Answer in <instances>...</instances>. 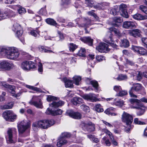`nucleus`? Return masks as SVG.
I'll list each match as a JSON object with an SVG mask.
<instances>
[{
  "label": "nucleus",
  "instance_id": "obj_1",
  "mask_svg": "<svg viewBox=\"0 0 147 147\" xmlns=\"http://www.w3.org/2000/svg\"><path fill=\"white\" fill-rule=\"evenodd\" d=\"M1 56H5L11 60H16L19 57L20 53L18 49L13 47H9L6 49L0 48Z\"/></svg>",
  "mask_w": 147,
  "mask_h": 147
},
{
  "label": "nucleus",
  "instance_id": "obj_2",
  "mask_svg": "<svg viewBox=\"0 0 147 147\" xmlns=\"http://www.w3.org/2000/svg\"><path fill=\"white\" fill-rule=\"evenodd\" d=\"M122 122L125 123L128 129L133 127V126L131 125L133 121L132 116L129 113L124 112L121 116Z\"/></svg>",
  "mask_w": 147,
  "mask_h": 147
},
{
  "label": "nucleus",
  "instance_id": "obj_3",
  "mask_svg": "<svg viewBox=\"0 0 147 147\" xmlns=\"http://www.w3.org/2000/svg\"><path fill=\"white\" fill-rule=\"evenodd\" d=\"M14 67V64L11 61L4 60L0 62V70L8 71Z\"/></svg>",
  "mask_w": 147,
  "mask_h": 147
},
{
  "label": "nucleus",
  "instance_id": "obj_4",
  "mask_svg": "<svg viewBox=\"0 0 147 147\" xmlns=\"http://www.w3.org/2000/svg\"><path fill=\"white\" fill-rule=\"evenodd\" d=\"M4 118L7 121H13L16 119L17 115L12 111H7L4 112L3 114Z\"/></svg>",
  "mask_w": 147,
  "mask_h": 147
},
{
  "label": "nucleus",
  "instance_id": "obj_5",
  "mask_svg": "<svg viewBox=\"0 0 147 147\" xmlns=\"http://www.w3.org/2000/svg\"><path fill=\"white\" fill-rule=\"evenodd\" d=\"M39 96H33L31 100L29 101V103L37 108L42 109L43 108V106Z\"/></svg>",
  "mask_w": 147,
  "mask_h": 147
},
{
  "label": "nucleus",
  "instance_id": "obj_6",
  "mask_svg": "<svg viewBox=\"0 0 147 147\" xmlns=\"http://www.w3.org/2000/svg\"><path fill=\"white\" fill-rule=\"evenodd\" d=\"M143 89V87L142 85L139 83H136L134 84L129 91V94L131 97L137 98V96L133 93L134 91L137 92Z\"/></svg>",
  "mask_w": 147,
  "mask_h": 147
},
{
  "label": "nucleus",
  "instance_id": "obj_7",
  "mask_svg": "<svg viewBox=\"0 0 147 147\" xmlns=\"http://www.w3.org/2000/svg\"><path fill=\"white\" fill-rule=\"evenodd\" d=\"M12 29L13 31L16 32L15 35L18 38H19L22 35L23 32L22 28L17 23H15Z\"/></svg>",
  "mask_w": 147,
  "mask_h": 147
},
{
  "label": "nucleus",
  "instance_id": "obj_8",
  "mask_svg": "<svg viewBox=\"0 0 147 147\" xmlns=\"http://www.w3.org/2000/svg\"><path fill=\"white\" fill-rule=\"evenodd\" d=\"M14 16V13L12 11H9L7 12L0 10V20L5 19L7 17H13Z\"/></svg>",
  "mask_w": 147,
  "mask_h": 147
},
{
  "label": "nucleus",
  "instance_id": "obj_9",
  "mask_svg": "<svg viewBox=\"0 0 147 147\" xmlns=\"http://www.w3.org/2000/svg\"><path fill=\"white\" fill-rule=\"evenodd\" d=\"M15 131L14 129H9L7 131V136L8 137V139L7 140V142L8 143H15L16 140L13 137L14 136V132Z\"/></svg>",
  "mask_w": 147,
  "mask_h": 147
},
{
  "label": "nucleus",
  "instance_id": "obj_10",
  "mask_svg": "<svg viewBox=\"0 0 147 147\" xmlns=\"http://www.w3.org/2000/svg\"><path fill=\"white\" fill-rule=\"evenodd\" d=\"M66 115L75 119H80L81 117V115L80 113L74 112L71 110H67L66 112Z\"/></svg>",
  "mask_w": 147,
  "mask_h": 147
},
{
  "label": "nucleus",
  "instance_id": "obj_11",
  "mask_svg": "<svg viewBox=\"0 0 147 147\" xmlns=\"http://www.w3.org/2000/svg\"><path fill=\"white\" fill-rule=\"evenodd\" d=\"M31 127V122L30 121H22L18 122V129H28Z\"/></svg>",
  "mask_w": 147,
  "mask_h": 147
},
{
  "label": "nucleus",
  "instance_id": "obj_12",
  "mask_svg": "<svg viewBox=\"0 0 147 147\" xmlns=\"http://www.w3.org/2000/svg\"><path fill=\"white\" fill-rule=\"evenodd\" d=\"M62 111L61 109H58L56 110H52L50 108H48L47 109L45 113L47 114L51 115L53 116L57 115H60L62 113Z\"/></svg>",
  "mask_w": 147,
  "mask_h": 147
},
{
  "label": "nucleus",
  "instance_id": "obj_13",
  "mask_svg": "<svg viewBox=\"0 0 147 147\" xmlns=\"http://www.w3.org/2000/svg\"><path fill=\"white\" fill-rule=\"evenodd\" d=\"M132 48L134 51H136L140 55H144L147 53L146 50L142 47L134 46Z\"/></svg>",
  "mask_w": 147,
  "mask_h": 147
},
{
  "label": "nucleus",
  "instance_id": "obj_14",
  "mask_svg": "<svg viewBox=\"0 0 147 147\" xmlns=\"http://www.w3.org/2000/svg\"><path fill=\"white\" fill-rule=\"evenodd\" d=\"M127 5L125 4H122L119 6V9L120 12L122 13V15L126 18H128L129 16L126 11Z\"/></svg>",
  "mask_w": 147,
  "mask_h": 147
},
{
  "label": "nucleus",
  "instance_id": "obj_15",
  "mask_svg": "<svg viewBox=\"0 0 147 147\" xmlns=\"http://www.w3.org/2000/svg\"><path fill=\"white\" fill-rule=\"evenodd\" d=\"M141 31L138 29H135L129 30L128 34L135 37H140L141 35Z\"/></svg>",
  "mask_w": 147,
  "mask_h": 147
},
{
  "label": "nucleus",
  "instance_id": "obj_16",
  "mask_svg": "<svg viewBox=\"0 0 147 147\" xmlns=\"http://www.w3.org/2000/svg\"><path fill=\"white\" fill-rule=\"evenodd\" d=\"M1 84L2 86L8 88V91L10 92L12 95L14 94H15V90L14 86L9 85L4 82H1Z\"/></svg>",
  "mask_w": 147,
  "mask_h": 147
},
{
  "label": "nucleus",
  "instance_id": "obj_17",
  "mask_svg": "<svg viewBox=\"0 0 147 147\" xmlns=\"http://www.w3.org/2000/svg\"><path fill=\"white\" fill-rule=\"evenodd\" d=\"M95 124L91 122H89L86 123L84 122H82L80 125V127L82 128L88 127L95 129Z\"/></svg>",
  "mask_w": 147,
  "mask_h": 147
},
{
  "label": "nucleus",
  "instance_id": "obj_18",
  "mask_svg": "<svg viewBox=\"0 0 147 147\" xmlns=\"http://www.w3.org/2000/svg\"><path fill=\"white\" fill-rule=\"evenodd\" d=\"M141 105H140L138 106H133V108L138 109L139 111L137 112V114L138 116H141L143 115L145 112L146 108V107L141 106Z\"/></svg>",
  "mask_w": 147,
  "mask_h": 147
},
{
  "label": "nucleus",
  "instance_id": "obj_19",
  "mask_svg": "<svg viewBox=\"0 0 147 147\" xmlns=\"http://www.w3.org/2000/svg\"><path fill=\"white\" fill-rule=\"evenodd\" d=\"M135 23L131 21H126L123 22V26L125 28L129 29L133 28L135 26Z\"/></svg>",
  "mask_w": 147,
  "mask_h": 147
},
{
  "label": "nucleus",
  "instance_id": "obj_20",
  "mask_svg": "<svg viewBox=\"0 0 147 147\" xmlns=\"http://www.w3.org/2000/svg\"><path fill=\"white\" fill-rule=\"evenodd\" d=\"M81 40L84 42L88 44L90 46H92L93 45V39L90 37H85L81 38Z\"/></svg>",
  "mask_w": 147,
  "mask_h": 147
},
{
  "label": "nucleus",
  "instance_id": "obj_21",
  "mask_svg": "<svg viewBox=\"0 0 147 147\" xmlns=\"http://www.w3.org/2000/svg\"><path fill=\"white\" fill-rule=\"evenodd\" d=\"M44 121L42 120L39 121L37 122H34L33 123L32 126L33 128H41L42 129L44 128Z\"/></svg>",
  "mask_w": 147,
  "mask_h": 147
},
{
  "label": "nucleus",
  "instance_id": "obj_22",
  "mask_svg": "<svg viewBox=\"0 0 147 147\" xmlns=\"http://www.w3.org/2000/svg\"><path fill=\"white\" fill-rule=\"evenodd\" d=\"M44 121L43 124L44 128L43 129H47L52 125L55 123V121L53 119H51L49 120H42Z\"/></svg>",
  "mask_w": 147,
  "mask_h": 147
},
{
  "label": "nucleus",
  "instance_id": "obj_23",
  "mask_svg": "<svg viewBox=\"0 0 147 147\" xmlns=\"http://www.w3.org/2000/svg\"><path fill=\"white\" fill-rule=\"evenodd\" d=\"M86 82L88 84H92L93 86L95 88L96 91L97 90L98 85L97 81L95 80H91L90 79L88 78L86 80Z\"/></svg>",
  "mask_w": 147,
  "mask_h": 147
},
{
  "label": "nucleus",
  "instance_id": "obj_24",
  "mask_svg": "<svg viewBox=\"0 0 147 147\" xmlns=\"http://www.w3.org/2000/svg\"><path fill=\"white\" fill-rule=\"evenodd\" d=\"M67 142L65 138L60 137L58 140L57 145L58 147H60L63 145L66 144Z\"/></svg>",
  "mask_w": 147,
  "mask_h": 147
},
{
  "label": "nucleus",
  "instance_id": "obj_25",
  "mask_svg": "<svg viewBox=\"0 0 147 147\" xmlns=\"http://www.w3.org/2000/svg\"><path fill=\"white\" fill-rule=\"evenodd\" d=\"M133 17L138 20H143L147 19V16H142L139 13H136L133 16Z\"/></svg>",
  "mask_w": 147,
  "mask_h": 147
},
{
  "label": "nucleus",
  "instance_id": "obj_26",
  "mask_svg": "<svg viewBox=\"0 0 147 147\" xmlns=\"http://www.w3.org/2000/svg\"><path fill=\"white\" fill-rule=\"evenodd\" d=\"M72 103L75 105L81 104L83 102V101L82 99L80 97H74L72 100Z\"/></svg>",
  "mask_w": 147,
  "mask_h": 147
},
{
  "label": "nucleus",
  "instance_id": "obj_27",
  "mask_svg": "<svg viewBox=\"0 0 147 147\" xmlns=\"http://www.w3.org/2000/svg\"><path fill=\"white\" fill-rule=\"evenodd\" d=\"M83 97L85 99L88 100H89L92 102L95 101V98L94 95L92 94H89L84 95Z\"/></svg>",
  "mask_w": 147,
  "mask_h": 147
},
{
  "label": "nucleus",
  "instance_id": "obj_28",
  "mask_svg": "<svg viewBox=\"0 0 147 147\" xmlns=\"http://www.w3.org/2000/svg\"><path fill=\"white\" fill-rule=\"evenodd\" d=\"M21 68L25 71H29V61H25L21 63Z\"/></svg>",
  "mask_w": 147,
  "mask_h": 147
},
{
  "label": "nucleus",
  "instance_id": "obj_29",
  "mask_svg": "<svg viewBox=\"0 0 147 147\" xmlns=\"http://www.w3.org/2000/svg\"><path fill=\"white\" fill-rule=\"evenodd\" d=\"M129 42L127 39H123L121 40L120 46L121 47H123L127 48L129 46Z\"/></svg>",
  "mask_w": 147,
  "mask_h": 147
},
{
  "label": "nucleus",
  "instance_id": "obj_30",
  "mask_svg": "<svg viewBox=\"0 0 147 147\" xmlns=\"http://www.w3.org/2000/svg\"><path fill=\"white\" fill-rule=\"evenodd\" d=\"M109 45L105 43H102V53H106L110 50L109 48Z\"/></svg>",
  "mask_w": 147,
  "mask_h": 147
},
{
  "label": "nucleus",
  "instance_id": "obj_31",
  "mask_svg": "<svg viewBox=\"0 0 147 147\" xmlns=\"http://www.w3.org/2000/svg\"><path fill=\"white\" fill-rule=\"evenodd\" d=\"M109 33L111 35V32H113L115 34L118 36L121 35V33L119 30L116 29L114 27H111L109 28Z\"/></svg>",
  "mask_w": 147,
  "mask_h": 147
},
{
  "label": "nucleus",
  "instance_id": "obj_32",
  "mask_svg": "<svg viewBox=\"0 0 147 147\" xmlns=\"http://www.w3.org/2000/svg\"><path fill=\"white\" fill-rule=\"evenodd\" d=\"M65 87L66 88H72L73 87L72 82L69 80L66 79H64Z\"/></svg>",
  "mask_w": 147,
  "mask_h": 147
},
{
  "label": "nucleus",
  "instance_id": "obj_33",
  "mask_svg": "<svg viewBox=\"0 0 147 147\" xmlns=\"http://www.w3.org/2000/svg\"><path fill=\"white\" fill-rule=\"evenodd\" d=\"M129 101L131 104L136 105V106H138L141 105L140 101L137 99L131 98Z\"/></svg>",
  "mask_w": 147,
  "mask_h": 147
},
{
  "label": "nucleus",
  "instance_id": "obj_34",
  "mask_svg": "<svg viewBox=\"0 0 147 147\" xmlns=\"http://www.w3.org/2000/svg\"><path fill=\"white\" fill-rule=\"evenodd\" d=\"M81 80V78L79 76H76L73 78V82L76 85H78L79 84Z\"/></svg>",
  "mask_w": 147,
  "mask_h": 147
},
{
  "label": "nucleus",
  "instance_id": "obj_35",
  "mask_svg": "<svg viewBox=\"0 0 147 147\" xmlns=\"http://www.w3.org/2000/svg\"><path fill=\"white\" fill-rule=\"evenodd\" d=\"M134 77L136 80L138 81H140L142 78V73L140 71H137L136 73V75H133Z\"/></svg>",
  "mask_w": 147,
  "mask_h": 147
},
{
  "label": "nucleus",
  "instance_id": "obj_36",
  "mask_svg": "<svg viewBox=\"0 0 147 147\" xmlns=\"http://www.w3.org/2000/svg\"><path fill=\"white\" fill-rule=\"evenodd\" d=\"M71 0H61V5L65 8L68 7V5L71 3Z\"/></svg>",
  "mask_w": 147,
  "mask_h": 147
},
{
  "label": "nucleus",
  "instance_id": "obj_37",
  "mask_svg": "<svg viewBox=\"0 0 147 147\" xmlns=\"http://www.w3.org/2000/svg\"><path fill=\"white\" fill-rule=\"evenodd\" d=\"M114 100L113 103L116 106H121L123 105L124 103L123 101L121 100L115 99H114Z\"/></svg>",
  "mask_w": 147,
  "mask_h": 147
},
{
  "label": "nucleus",
  "instance_id": "obj_38",
  "mask_svg": "<svg viewBox=\"0 0 147 147\" xmlns=\"http://www.w3.org/2000/svg\"><path fill=\"white\" fill-rule=\"evenodd\" d=\"M113 21L116 23L114 24V26L115 27H119L121 21L120 18L117 17L114 18Z\"/></svg>",
  "mask_w": 147,
  "mask_h": 147
},
{
  "label": "nucleus",
  "instance_id": "obj_39",
  "mask_svg": "<svg viewBox=\"0 0 147 147\" xmlns=\"http://www.w3.org/2000/svg\"><path fill=\"white\" fill-rule=\"evenodd\" d=\"M46 22L47 24L55 26L57 24L56 22L51 18H48L46 19Z\"/></svg>",
  "mask_w": 147,
  "mask_h": 147
},
{
  "label": "nucleus",
  "instance_id": "obj_40",
  "mask_svg": "<svg viewBox=\"0 0 147 147\" xmlns=\"http://www.w3.org/2000/svg\"><path fill=\"white\" fill-rule=\"evenodd\" d=\"M44 34L42 35V36H44L45 38V39L46 40L47 39H49L51 40H55L58 41V40L57 39V38H58L57 37H51L50 36H47V33L46 32H42Z\"/></svg>",
  "mask_w": 147,
  "mask_h": 147
},
{
  "label": "nucleus",
  "instance_id": "obj_41",
  "mask_svg": "<svg viewBox=\"0 0 147 147\" xmlns=\"http://www.w3.org/2000/svg\"><path fill=\"white\" fill-rule=\"evenodd\" d=\"M38 49L39 51L42 52H44L45 53H54V52H53L51 50L47 49L46 48H44V47L42 46H41L40 47H38Z\"/></svg>",
  "mask_w": 147,
  "mask_h": 147
},
{
  "label": "nucleus",
  "instance_id": "obj_42",
  "mask_svg": "<svg viewBox=\"0 0 147 147\" xmlns=\"http://www.w3.org/2000/svg\"><path fill=\"white\" fill-rule=\"evenodd\" d=\"M127 78V76L126 75L120 74H119L117 78V80L121 81L126 80Z\"/></svg>",
  "mask_w": 147,
  "mask_h": 147
},
{
  "label": "nucleus",
  "instance_id": "obj_43",
  "mask_svg": "<svg viewBox=\"0 0 147 147\" xmlns=\"http://www.w3.org/2000/svg\"><path fill=\"white\" fill-rule=\"evenodd\" d=\"M69 47V50L71 52H73L78 47V46L73 43H70Z\"/></svg>",
  "mask_w": 147,
  "mask_h": 147
},
{
  "label": "nucleus",
  "instance_id": "obj_44",
  "mask_svg": "<svg viewBox=\"0 0 147 147\" xmlns=\"http://www.w3.org/2000/svg\"><path fill=\"white\" fill-rule=\"evenodd\" d=\"M86 50L84 48L81 49L79 51L78 55L80 56L85 57L86 56Z\"/></svg>",
  "mask_w": 147,
  "mask_h": 147
},
{
  "label": "nucleus",
  "instance_id": "obj_45",
  "mask_svg": "<svg viewBox=\"0 0 147 147\" xmlns=\"http://www.w3.org/2000/svg\"><path fill=\"white\" fill-rule=\"evenodd\" d=\"M97 43L96 45V49L98 52H101V42L100 40H97Z\"/></svg>",
  "mask_w": 147,
  "mask_h": 147
},
{
  "label": "nucleus",
  "instance_id": "obj_46",
  "mask_svg": "<svg viewBox=\"0 0 147 147\" xmlns=\"http://www.w3.org/2000/svg\"><path fill=\"white\" fill-rule=\"evenodd\" d=\"M87 136L91 140H92L94 142L97 143L99 142L98 139L95 137L94 136L91 135H88Z\"/></svg>",
  "mask_w": 147,
  "mask_h": 147
},
{
  "label": "nucleus",
  "instance_id": "obj_47",
  "mask_svg": "<svg viewBox=\"0 0 147 147\" xmlns=\"http://www.w3.org/2000/svg\"><path fill=\"white\" fill-rule=\"evenodd\" d=\"M45 8L46 6L43 8H41L38 11V13L42 15H46L47 14V11Z\"/></svg>",
  "mask_w": 147,
  "mask_h": 147
},
{
  "label": "nucleus",
  "instance_id": "obj_48",
  "mask_svg": "<svg viewBox=\"0 0 147 147\" xmlns=\"http://www.w3.org/2000/svg\"><path fill=\"white\" fill-rule=\"evenodd\" d=\"M39 32H40L38 31L37 30H32L31 31L30 34L32 36H33L35 37H36L37 36H39Z\"/></svg>",
  "mask_w": 147,
  "mask_h": 147
},
{
  "label": "nucleus",
  "instance_id": "obj_49",
  "mask_svg": "<svg viewBox=\"0 0 147 147\" xmlns=\"http://www.w3.org/2000/svg\"><path fill=\"white\" fill-rule=\"evenodd\" d=\"M36 68L35 64L32 61H29V71L31 69H34Z\"/></svg>",
  "mask_w": 147,
  "mask_h": 147
},
{
  "label": "nucleus",
  "instance_id": "obj_50",
  "mask_svg": "<svg viewBox=\"0 0 147 147\" xmlns=\"http://www.w3.org/2000/svg\"><path fill=\"white\" fill-rule=\"evenodd\" d=\"M139 9L142 12L147 15V7L143 5L140 6Z\"/></svg>",
  "mask_w": 147,
  "mask_h": 147
},
{
  "label": "nucleus",
  "instance_id": "obj_51",
  "mask_svg": "<svg viewBox=\"0 0 147 147\" xmlns=\"http://www.w3.org/2000/svg\"><path fill=\"white\" fill-rule=\"evenodd\" d=\"M127 92L125 90H122L121 91L118 93L117 95L118 96H123L127 95Z\"/></svg>",
  "mask_w": 147,
  "mask_h": 147
},
{
  "label": "nucleus",
  "instance_id": "obj_52",
  "mask_svg": "<svg viewBox=\"0 0 147 147\" xmlns=\"http://www.w3.org/2000/svg\"><path fill=\"white\" fill-rule=\"evenodd\" d=\"M13 106V104L12 103H10L7 104L5 105L3 107V108L4 109H10Z\"/></svg>",
  "mask_w": 147,
  "mask_h": 147
},
{
  "label": "nucleus",
  "instance_id": "obj_53",
  "mask_svg": "<svg viewBox=\"0 0 147 147\" xmlns=\"http://www.w3.org/2000/svg\"><path fill=\"white\" fill-rule=\"evenodd\" d=\"M80 107L81 109L84 111L86 112H89L90 109L88 106L84 105H82Z\"/></svg>",
  "mask_w": 147,
  "mask_h": 147
},
{
  "label": "nucleus",
  "instance_id": "obj_54",
  "mask_svg": "<svg viewBox=\"0 0 147 147\" xmlns=\"http://www.w3.org/2000/svg\"><path fill=\"white\" fill-rule=\"evenodd\" d=\"M58 98L51 95H49L47 98V100L48 101H51L53 100H57Z\"/></svg>",
  "mask_w": 147,
  "mask_h": 147
},
{
  "label": "nucleus",
  "instance_id": "obj_55",
  "mask_svg": "<svg viewBox=\"0 0 147 147\" xmlns=\"http://www.w3.org/2000/svg\"><path fill=\"white\" fill-rule=\"evenodd\" d=\"M134 123L138 125H145L146 123L144 122H142L139 120V119L137 118H136L134 119Z\"/></svg>",
  "mask_w": 147,
  "mask_h": 147
},
{
  "label": "nucleus",
  "instance_id": "obj_56",
  "mask_svg": "<svg viewBox=\"0 0 147 147\" xmlns=\"http://www.w3.org/2000/svg\"><path fill=\"white\" fill-rule=\"evenodd\" d=\"M102 139L103 140L105 141V143L107 146H110L111 144V142L107 137H105L103 138Z\"/></svg>",
  "mask_w": 147,
  "mask_h": 147
},
{
  "label": "nucleus",
  "instance_id": "obj_57",
  "mask_svg": "<svg viewBox=\"0 0 147 147\" xmlns=\"http://www.w3.org/2000/svg\"><path fill=\"white\" fill-rule=\"evenodd\" d=\"M94 10H92L88 12V13L89 15L93 16L96 20H98V17L94 13Z\"/></svg>",
  "mask_w": 147,
  "mask_h": 147
},
{
  "label": "nucleus",
  "instance_id": "obj_58",
  "mask_svg": "<svg viewBox=\"0 0 147 147\" xmlns=\"http://www.w3.org/2000/svg\"><path fill=\"white\" fill-rule=\"evenodd\" d=\"M71 135L69 133L65 132L61 134L60 137L65 138L69 137Z\"/></svg>",
  "mask_w": 147,
  "mask_h": 147
},
{
  "label": "nucleus",
  "instance_id": "obj_59",
  "mask_svg": "<svg viewBox=\"0 0 147 147\" xmlns=\"http://www.w3.org/2000/svg\"><path fill=\"white\" fill-rule=\"evenodd\" d=\"M92 20L90 19H88L86 24H82L81 25L82 27H88V26L92 24L91 23Z\"/></svg>",
  "mask_w": 147,
  "mask_h": 147
},
{
  "label": "nucleus",
  "instance_id": "obj_60",
  "mask_svg": "<svg viewBox=\"0 0 147 147\" xmlns=\"http://www.w3.org/2000/svg\"><path fill=\"white\" fill-rule=\"evenodd\" d=\"M38 67V72L42 74L43 72L42 65V63L40 62H39Z\"/></svg>",
  "mask_w": 147,
  "mask_h": 147
},
{
  "label": "nucleus",
  "instance_id": "obj_61",
  "mask_svg": "<svg viewBox=\"0 0 147 147\" xmlns=\"http://www.w3.org/2000/svg\"><path fill=\"white\" fill-rule=\"evenodd\" d=\"M57 33L59 35V36L60 39L59 40H62L64 39L65 37L64 34L62 33L60 31H57Z\"/></svg>",
  "mask_w": 147,
  "mask_h": 147
},
{
  "label": "nucleus",
  "instance_id": "obj_62",
  "mask_svg": "<svg viewBox=\"0 0 147 147\" xmlns=\"http://www.w3.org/2000/svg\"><path fill=\"white\" fill-rule=\"evenodd\" d=\"M49 106L52 107L54 108L59 107V106L57 102H53L51 104H49Z\"/></svg>",
  "mask_w": 147,
  "mask_h": 147
},
{
  "label": "nucleus",
  "instance_id": "obj_63",
  "mask_svg": "<svg viewBox=\"0 0 147 147\" xmlns=\"http://www.w3.org/2000/svg\"><path fill=\"white\" fill-rule=\"evenodd\" d=\"M114 90L117 92H119L121 90V88L120 86H116L114 87Z\"/></svg>",
  "mask_w": 147,
  "mask_h": 147
},
{
  "label": "nucleus",
  "instance_id": "obj_64",
  "mask_svg": "<svg viewBox=\"0 0 147 147\" xmlns=\"http://www.w3.org/2000/svg\"><path fill=\"white\" fill-rule=\"evenodd\" d=\"M18 11L20 14H22L25 13L26 12L25 9L22 7H20L18 9Z\"/></svg>",
  "mask_w": 147,
  "mask_h": 147
}]
</instances>
